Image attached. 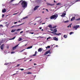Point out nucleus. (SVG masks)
<instances>
[{"mask_svg":"<svg viewBox=\"0 0 80 80\" xmlns=\"http://www.w3.org/2000/svg\"><path fill=\"white\" fill-rule=\"evenodd\" d=\"M61 3H58L56 4V5H61Z\"/></svg>","mask_w":80,"mask_h":80,"instance_id":"aec40b11","label":"nucleus"},{"mask_svg":"<svg viewBox=\"0 0 80 80\" xmlns=\"http://www.w3.org/2000/svg\"><path fill=\"white\" fill-rule=\"evenodd\" d=\"M34 65H37L36 64H35V63H34Z\"/></svg>","mask_w":80,"mask_h":80,"instance_id":"6e6d98bb","label":"nucleus"},{"mask_svg":"<svg viewBox=\"0 0 80 80\" xmlns=\"http://www.w3.org/2000/svg\"><path fill=\"white\" fill-rule=\"evenodd\" d=\"M77 2H79V1L80 2V0H77Z\"/></svg>","mask_w":80,"mask_h":80,"instance_id":"8fccbe9b","label":"nucleus"},{"mask_svg":"<svg viewBox=\"0 0 80 80\" xmlns=\"http://www.w3.org/2000/svg\"><path fill=\"white\" fill-rule=\"evenodd\" d=\"M43 24H45V23H42V25H43Z\"/></svg>","mask_w":80,"mask_h":80,"instance_id":"5fc2aeb1","label":"nucleus"},{"mask_svg":"<svg viewBox=\"0 0 80 80\" xmlns=\"http://www.w3.org/2000/svg\"><path fill=\"white\" fill-rule=\"evenodd\" d=\"M3 45H4V44H2V46H1L0 48L1 49V50H3Z\"/></svg>","mask_w":80,"mask_h":80,"instance_id":"f8f14e48","label":"nucleus"},{"mask_svg":"<svg viewBox=\"0 0 80 80\" xmlns=\"http://www.w3.org/2000/svg\"><path fill=\"white\" fill-rule=\"evenodd\" d=\"M42 31H43V29H42Z\"/></svg>","mask_w":80,"mask_h":80,"instance_id":"338daca9","label":"nucleus"},{"mask_svg":"<svg viewBox=\"0 0 80 80\" xmlns=\"http://www.w3.org/2000/svg\"><path fill=\"white\" fill-rule=\"evenodd\" d=\"M19 3H21L22 8H25L27 7V2L23 0H21L19 2Z\"/></svg>","mask_w":80,"mask_h":80,"instance_id":"f257e3e1","label":"nucleus"},{"mask_svg":"<svg viewBox=\"0 0 80 80\" xmlns=\"http://www.w3.org/2000/svg\"><path fill=\"white\" fill-rule=\"evenodd\" d=\"M0 27H2V28L3 27V26L2 24L0 25Z\"/></svg>","mask_w":80,"mask_h":80,"instance_id":"7c9ffc66","label":"nucleus"},{"mask_svg":"<svg viewBox=\"0 0 80 80\" xmlns=\"http://www.w3.org/2000/svg\"><path fill=\"white\" fill-rule=\"evenodd\" d=\"M38 51L39 52H42V48H39Z\"/></svg>","mask_w":80,"mask_h":80,"instance_id":"9b49d317","label":"nucleus"},{"mask_svg":"<svg viewBox=\"0 0 80 80\" xmlns=\"http://www.w3.org/2000/svg\"><path fill=\"white\" fill-rule=\"evenodd\" d=\"M39 29H40V30H41L42 29V27H40L39 28Z\"/></svg>","mask_w":80,"mask_h":80,"instance_id":"c03bdc74","label":"nucleus"},{"mask_svg":"<svg viewBox=\"0 0 80 80\" xmlns=\"http://www.w3.org/2000/svg\"><path fill=\"white\" fill-rule=\"evenodd\" d=\"M17 72H18V71L16 72V73H17Z\"/></svg>","mask_w":80,"mask_h":80,"instance_id":"69168bd1","label":"nucleus"},{"mask_svg":"<svg viewBox=\"0 0 80 80\" xmlns=\"http://www.w3.org/2000/svg\"><path fill=\"white\" fill-rule=\"evenodd\" d=\"M71 27V25H70L68 26V28L69 27Z\"/></svg>","mask_w":80,"mask_h":80,"instance_id":"473e14b6","label":"nucleus"},{"mask_svg":"<svg viewBox=\"0 0 80 80\" xmlns=\"http://www.w3.org/2000/svg\"><path fill=\"white\" fill-rule=\"evenodd\" d=\"M50 38H51V37H49V38H47V40H48V39H50Z\"/></svg>","mask_w":80,"mask_h":80,"instance_id":"72a5a7b5","label":"nucleus"},{"mask_svg":"<svg viewBox=\"0 0 80 80\" xmlns=\"http://www.w3.org/2000/svg\"><path fill=\"white\" fill-rule=\"evenodd\" d=\"M30 33H31V34H33L34 33L33 32H30Z\"/></svg>","mask_w":80,"mask_h":80,"instance_id":"49530a36","label":"nucleus"},{"mask_svg":"<svg viewBox=\"0 0 80 80\" xmlns=\"http://www.w3.org/2000/svg\"><path fill=\"white\" fill-rule=\"evenodd\" d=\"M19 44H18L17 45H16L15 47H16V48H17V47H18V46Z\"/></svg>","mask_w":80,"mask_h":80,"instance_id":"c9c22d12","label":"nucleus"},{"mask_svg":"<svg viewBox=\"0 0 80 80\" xmlns=\"http://www.w3.org/2000/svg\"><path fill=\"white\" fill-rule=\"evenodd\" d=\"M16 74H17V73H15V74H14L13 75H16Z\"/></svg>","mask_w":80,"mask_h":80,"instance_id":"de8ad7c7","label":"nucleus"},{"mask_svg":"<svg viewBox=\"0 0 80 80\" xmlns=\"http://www.w3.org/2000/svg\"><path fill=\"white\" fill-rule=\"evenodd\" d=\"M27 44H26L25 45V47L26 46H27Z\"/></svg>","mask_w":80,"mask_h":80,"instance_id":"680f3d73","label":"nucleus"},{"mask_svg":"<svg viewBox=\"0 0 80 80\" xmlns=\"http://www.w3.org/2000/svg\"><path fill=\"white\" fill-rule=\"evenodd\" d=\"M54 3H57V2H56V1H55V0L54 1Z\"/></svg>","mask_w":80,"mask_h":80,"instance_id":"603ef678","label":"nucleus"},{"mask_svg":"<svg viewBox=\"0 0 80 80\" xmlns=\"http://www.w3.org/2000/svg\"><path fill=\"white\" fill-rule=\"evenodd\" d=\"M22 30V29H18L17 30V32H18V31H20V30Z\"/></svg>","mask_w":80,"mask_h":80,"instance_id":"c756f323","label":"nucleus"},{"mask_svg":"<svg viewBox=\"0 0 80 80\" xmlns=\"http://www.w3.org/2000/svg\"><path fill=\"white\" fill-rule=\"evenodd\" d=\"M47 55V56H48V57L49 56H50V55Z\"/></svg>","mask_w":80,"mask_h":80,"instance_id":"bf43d9fd","label":"nucleus"},{"mask_svg":"<svg viewBox=\"0 0 80 80\" xmlns=\"http://www.w3.org/2000/svg\"><path fill=\"white\" fill-rule=\"evenodd\" d=\"M14 0H11L10 1V2H13V1H14Z\"/></svg>","mask_w":80,"mask_h":80,"instance_id":"58836bf2","label":"nucleus"},{"mask_svg":"<svg viewBox=\"0 0 80 80\" xmlns=\"http://www.w3.org/2000/svg\"><path fill=\"white\" fill-rule=\"evenodd\" d=\"M15 53V52H11V54H13V53Z\"/></svg>","mask_w":80,"mask_h":80,"instance_id":"2f4dec72","label":"nucleus"},{"mask_svg":"<svg viewBox=\"0 0 80 80\" xmlns=\"http://www.w3.org/2000/svg\"><path fill=\"white\" fill-rule=\"evenodd\" d=\"M72 33H73V32H71L70 33V35H72Z\"/></svg>","mask_w":80,"mask_h":80,"instance_id":"c85d7f7f","label":"nucleus"},{"mask_svg":"<svg viewBox=\"0 0 80 80\" xmlns=\"http://www.w3.org/2000/svg\"><path fill=\"white\" fill-rule=\"evenodd\" d=\"M27 18V17H25L23 18V19H25V18Z\"/></svg>","mask_w":80,"mask_h":80,"instance_id":"a18cd8bd","label":"nucleus"},{"mask_svg":"<svg viewBox=\"0 0 80 80\" xmlns=\"http://www.w3.org/2000/svg\"><path fill=\"white\" fill-rule=\"evenodd\" d=\"M16 29H14V30H12L11 31V32H12V33H13V32H15V31H16Z\"/></svg>","mask_w":80,"mask_h":80,"instance_id":"4468645a","label":"nucleus"},{"mask_svg":"<svg viewBox=\"0 0 80 80\" xmlns=\"http://www.w3.org/2000/svg\"><path fill=\"white\" fill-rule=\"evenodd\" d=\"M4 65H7V64L6 63H5V64H4Z\"/></svg>","mask_w":80,"mask_h":80,"instance_id":"052dcab7","label":"nucleus"},{"mask_svg":"<svg viewBox=\"0 0 80 80\" xmlns=\"http://www.w3.org/2000/svg\"><path fill=\"white\" fill-rule=\"evenodd\" d=\"M64 13H63L61 15V17H64L66 15V12H65V11L64 12Z\"/></svg>","mask_w":80,"mask_h":80,"instance_id":"6e6552de","label":"nucleus"},{"mask_svg":"<svg viewBox=\"0 0 80 80\" xmlns=\"http://www.w3.org/2000/svg\"><path fill=\"white\" fill-rule=\"evenodd\" d=\"M49 53L50 54V50H49L48 51H47L44 54V55H47V54H48V53Z\"/></svg>","mask_w":80,"mask_h":80,"instance_id":"39448f33","label":"nucleus"},{"mask_svg":"<svg viewBox=\"0 0 80 80\" xmlns=\"http://www.w3.org/2000/svg\"><path fill=\"white\" fill-rule=\"evenodd\" d=\"M46 48H50V46H48L47 47H46Z\"/></svg>","mask_w":80,"mask_h":80,"instance_id":"4be33fe9","label":"nucleus"},{"mask_svg":"<svg viewBox=\"0 0 80 80\" xmlns=\"http://www.w3.org/2000/svg\"><path fill=\"white\" fill-rule=\"evenodd\" d=\"M75 17H73L71 19V21H73V20H75Z\"/></svg>","mask_w":80,"mask_h":80,"instance_id":"1a4fd4ad","label":"nucleus"},{"mask_svg":"<svg viewBox=\"0 0 80 80\" xmlns=\"http://www.w3.org/2000/svg\"><path fill=\"white\" fill-rule=\"evenodd\" d=\"M21 40H22V38H19L18 39V41H21Z\"/></svg>","mask_w":80,"mask_h":80,"instance_id":"6ab92c4d","label":"nucleus"},{"mask_svg":"<svg viewBox=\"0 0 80 80\" xmlns=\"http://www.w3.org/2000/svg\"><path fill=\"white\" fill-rule=\"evenodd\" d=\"M38 7H40V6H36L34 8V11H35L37 9V8H38Z\"/></svg>","mask_w":80,"mask_h":80,"instance_id":"0eeeda50","label":"nucleus"},{"mask_svg":"<svg viewBox=\"0 0 80 80\" xmlns=\"http://www.w3.org/2000/svg\"><path fill=\"white\" fill-rule=\"evenodd\" d=\"M18 22H20V21H19Z\"/></svg>","mask_w":80,"mask_h":80,"instance_id":"0e129e2a","label":"nucleus"},{"mask_svg":"<svg viewBox=\"0 0 80 80\" xmlns=\"http://www.w3.org/2000/svg\"><path fill=\"white\" fill-rule=\"evenodd\" d=\"M47 5H50V6H53V5H55L54 4H51L49 2H47Z\"/></svg>","mask_w":80,"mask_h":80,"instance_id":"423d86ee","label":"nucleus"},{"mask_svg":"<svg viewBox=\"0 0 80 80\" xmlns=\"http://www.w3.org/2000/svg\"><path fill=\"white\" fill-rule=\"evenodd\" d=\"M36 54H33V56H36Z\"/></svg>","mask_w":80,"mask_h":80,"instance_id":"3c124183","label":"nucleus"},{"mask_svg":"<svg viewBox=\"0 0 80 80\" xmlns=\"http://www.w3.org/2000/svg\"><path fill=\"white\" fill-rule=\"evenodd\" d=\"M23 31H21V32H20V34L22 33H23Z\"/></svg>","mask_w":80,"mask_h":80,"instance_id":"4c0bfd02","label":"nucleus"},{"mask_svg":"<svg viewBox=\"0 0 80 80\" xmlns=\"http://www.w3.org/2000/svg\"><path fill=\"white\" fill-rule=\"evenodd\" d=\"M69 21L68 20L64 22L65 23H68V22Z\"/></svg>","mask_w":80,"mask_h":80,"instance_id":"cd10ccee","label":"nucleus"},{"mask_svg":"<svg viewBox=\"0 0 80 80\" xmlns=\"http://www.w3.org/2000/svg\"><path fill=\"white\" fill-rule=\"evenodd\" d=\"M7 23H8V22H5V24H7Z\"/></svg>","mask_w":80,"mask_h":80,"instance_id":"09e8293b","label":"nucleus"},{"mask_svg":"<svg viewBox=\"0 0 80 80\" xmlns=\"http://www.w3.org/2000/svg\"><path fill=\"white\" fill-rule=\"evenodd\" d=\"M32 48V46L29 47L27 48V49H29L30 48Z\"/></svg>","mask_w":80,"mask_h":80,"instance_id":"f3484780","label":"nucleus"},{"mask_svg":"<svg viewBox=\"0 0 80 80\" xmlns=\"http://www.w3.org/2000/svg\"><path fill=\"white\" fill-rule=\"evenodd\" d=\"M19 13V12H18L17 13H14V14H13V15H17V14H18V13Z\"/></svg>","mask_w":80,"mask_h":80,"instance_id":"bb28decb","label":"nucleus"},{"mask_svg":"<svg viewBox=\"0 0 80 80\" xmlns=\"http://www.w3.org/2000/svg\"><path fill=\"white\" fill-rule=\"evenodd\" d=\"M23 25V24H21L18 25H16L14 26V27H18V26H20V25Z\"/></svg>","mask_w":80,"mask_h":80,"instance_id":"a211bd4d","label":"nucleus"},{"mask_svg":"<svg viewBox=\"0 0 80 80\" xmlns=\"http://www.w3.org/2000/svg\"><path fill=\"white\" fill-rule=\"evenodd\" d=\"M5 16V14H2V17H3L4 16Z\"/></svg>","mask_w":80,"mask_h":80,"instance_id":"ea45409f","label":"nucleus"},{"mask_svg":"<svg viewBox=\"0 0 80 80\" xmlns=\"http://www.w3.org/2000/svg\"><path fill=\"white\" fill-rule=\"evenodd\" d=\"M53 30H54L53 31L51 32V33H54L53 34V35H58V36L62 35V34L61 33H56V32H57V30L56 29H55Z\"/></svg>","mask_w":80,"mask_h":80,"instance_id":"7ed1b4c3","label":"nucleus"},{"mask_svg":"<svg viewBox=\"0 0 80 80\" xmlns=\"http://www.w3.org/2000/svg\"><path fill=\"white\" fill-rule=\"evenodd\" d=\"M2 12L3 13H5V12H6V9H4L2 10Z\"/></svg>","mask_w":80,"mask_h":80,"instance_id":"ddd939ff","label":"nucleus"},{"mask_svg":"<svg viewBox=\"0 0 80 80\" xmlns=\"http://www.w3.org/2000/svg\"><path fill=\"white\" fill-rule=\"evenodd\" d=\"M63 37L64 38H67V35H64L63 36Z\"/></svg>","mask_w":80,"mask_h":80,"instance_id":"2eb2a0df","label":"nucleus"},{"mask_svg":"<svg viewBox=\"0 0 80 80\" xmlns=\"http://www.w3.org/2000/svg\"><path fill=\"white\" fill-rule=\"evenodd\" d=\"M48 27L50 28H52V25H49V26H48Z\"/></svg>","mask_w":80,"mask_h":80,"instance_id":"dca6fc26","label":"nucleus"},{"mask_svg":"<svg viewBox=\"0 0 80 80\" xmlns=\"http://www.w3.org/2000/svg\"><path fill=\"white\" fill-rule=\"evenodd\" d=\"M23 50H25V49H23L22 51H21L20 52H23Z\"/></svg>","mask_w":80,"mask_h":80,"instance_id":"79ce46f5","label":"nucleus"},{"mask_svg":"<svg viewBox=\"0 0 80 80\" xmlns=\"http://www.w3.org/2000/svg\"><path fill=\"white\" fill-rule=\"evenodd\" d=\"M16 47L15 46L13 47L12 48L13 50H15L16 49Z\"/></svg>","mask_w":80,"mask_h":80,"instance_id":"5701e85b","label":"nucleus"},{"mask_svg":"<svg viewBox=\"0 0 80 80\" xmlns=\"http://www.w3.org/2000/svg\"><path fill=\"white\" fill-rule=\"evenodd\" d=\"M17 22H15L14 23V24H16V23H17Z\"/></svg>","mask_w":80,"mask_h":80,"instance_id":"37998d69","label":"nucleus"},{"mask_svg":"<svg viewBox=\"0 0 80 80\" xmlns=\"http://www.w3.org/2000/svg\"><path fill=\"white\" fill-rule=\"evenodd\" d=\"M50 30H51V31H53V30L51 29H50Z\"/></svg>","mask_w":80,"mask_h":80,"instance_id":"864d4df0","label":"nucleus"},{"mask_svg":"<svg viewBox=\"0 0 80 80\" xmlns=\"http://www.w3.org/2000/svg\"><path fill=\"white\" fill-rule=\"evenodd\" d=\"M56 27H57V26H54V27H53L52 28H53H53H56Z\"/></svg>","mask_w":80,"mask_h":80,"instance_id":"393cba45","label":"nucleus"},{"mask_svg":"<svg viewBox=\"0 0 80 80\" xmlns=\"http://www.w3.org/2000/svg\"><path fill=\"white\" fill-rule=\"evenodd\" d=\"M79 25H75L72 27L73 28H75V30H77V28L79 27Z\"/></svg>","mask_w":80,"mask_h":80,"instance_id":"20e7f679","label":"nucleus"},{"mask_svg":"<svg viewBox=\"0 0 80 80\" xmlns=\"http://www.w3.org/2000/svg\"><path fill=\"white\" fill-rule=\"evenodd\" d=\"M27 74L28 75H29L30 74H32V72H28L27 73Z\"/></svg>","mask_w":80,"mask_h":80,"instance_id":"412c9836","label":"nucleus"},{"mask_svg":"<svg viewBox=\"0 0 80 80\" xmlns=\"http://www.w3.org/2000/svg\"><path fill=\"white\" fill-rule=\"evenodd\" d=\"M46 11H48V9H46Z\"/></svg>","mask_w":80,"mask_h":80,"instance_id":"4d7b16f0","label":"nucleus"},{"mask_svg":"<svg viewBox=\"0 0 80 80\" xmlns=\"http://www.w3.org/2000/svg\"><path fill=\"white\" fill-rule=\"evenodd\" d=\"M53 40H55L56 41H58V38H56V37H54L53 38Z\"/></svg>","mask_w":80,"mask_h":80,"instance_id":"9d476101","label":"nucleus"},{"mask_svg":"<svg viewBox=\"0 0 80 80\" xmlns=\"http://www.w3.org/2000/svg\"><path fill=\"white\" fill-rule=\"evenodd\" d=\"M15 37H14L13 38H12L11 39L12 40H13V39H15Z\"/></svg>","mask_w":80,"mask_h":80,"instance_id":"f704fd0d","label":"nucleus"},{"mask_svg":"<svg viewBox=\"0 0 80 80\" xmlns=\"http://www.w3.org/2000/svg\"><path fill=\"white\" fill-rule=\"evenodd\" d=\"M19 66H20V64H18L16 66V67H19Z\"/></svg>","mask_w":80,"mask_h":80,"instance_id":"e433bc0d","label":"nucleus"},{"mask_svg":"<svg viewBox=\"0 0 80 80\" xmlns=\"http://www.w3.org/2000/svg\"><path fill=\"white\" fill-rule=\"evenodd\" d=\"M12 28L14 27V26H12Z\"/></svg>","mask_w":80,"mask_h":80,"instance_id":"774afa93","label":"nucleus"},{"mask_svg":"<svg viewBox=\"0 0 80 80\" xmlns=\"http://www.w3.org/2000/svg\"><path fill=\"white\" fill-rule=\"evenodd\" d=\"M42 13H44V11H43V12H42Z\"/></svg>","mask_w":80,"mask_h":80,"instance_id":"13d9d810","label":"nucleus"},{"mask_svg":"<svg viewBox=\"0 0 80 80\" xmlns=\"http://www.w3.org/2000/svg\"><path fill=\"white\" fill-rule=\"evenodd\" d=\"M58 17V15L57 14H55V15L52 16L50 18V19L51 20H56L57 18Z\"/></svg>","mask_w":80,"mask_h":80,"instance_id":"f03ea898","label":"nucleus"},{"mask_svg":"<svg viewBox=\"0 0 80 80\" xmlns=\"http://www.w3.org/2000/svg\"><path fill=\"white\" fill-rule=\"evenodd\" d=\"M9 25V23L6 25H5V26H6V27H7V28H8V26Z\"/></svg>","mask_w":80,"mask_h":80,"instance_id":"b1692460","label":"nucleus"},{"mask_svg":"<svg viewBox=\"0 0 80 80\" xmlns=\"http://www.w3.org/2000/svg\"><path fill=\"white\" fill-rule=\"evenodd\" d=\"M19 70H20L22 71H23V70H24V69H21V68L19 69Z\"/></svg>","mask_w":80,"mask_h":80,"instance_id":"a878e982","label":"nucleus"},{"mask_svg":"<svg viewBox=\"0 0 80 80\" xmlns=\"http://www.w3.org/2000/svg\"><path fill=\"white\" fill-rule=\"evenodd\" d=\"M32 59H31V60H30L29 61H30H30H32Z\"/></svg>","mask_w":80,"mask_h":80,"instance_id":"e2e57ef3","label":"nucleus"},{"mask_svg":"<svg viewBox=\"0 0 80 80\" xmlns=\"http://www.w3.org/2000/svg\"><path fill=\"white\" fill-rule=\"evenodd\" d=\"M37 51H35V54L36 55H37Z\"/></svg>","mask_w":80,"mask_h":80,"instance_id":"a19ab883","label":"nucleus"}]
</instances>
